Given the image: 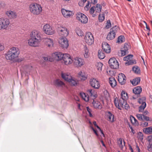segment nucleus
<instances>
[{"label":"nucleus","instance_id":"c03bdc74","mask_svg":"<svg viewBox=\"0 0 152 152\" xmlns=\"http://www.w3.org/2000/svg\"><path fill=\"white\" fill-rule=\"evenodd\" d=\"M133 71L135 73H140V70L137 66H134L132 68Z\"/></svg>","mask_w":152,"mask_h":152},{"label":"nucleus","instance_id":"dca6fc26","mask_svg":"<svg viewBox=\"0 0 152 152\" xmlns=\"http://www.w3.org/2000/svg\"><path fill=\"white\" fill-rule=\"evenodd\" d=\"M69 30L66 27H60L59 33L61 36L65 37L69 35Z\"/></svg>","mask_w":152,"mask_h":152},{"label":"nucleus","instance_id":"2f4dec72","mask_svg":"<svg viewBox=\"0 0 152 152\" xmlns=\"http://www.w3.org/2000/svg\"><path fill=\"white\" fill-rule=\"evenodd\" d=\"M108 120L111 122H113L114 121V115L112 113L110 112H108Z\"/></svg>","mask_w":152,"mask_h":152},{"label":"nucleus","instance_id":"680f3d73","mask_svg":"<svg viewBox=\"0 0 152 152\" xmlns=\"http://www.w3.org/2000/svg\"><path fill=\"white\" fill-rule=\"evenodd\" d=\"M129 107V105L128 104H126V102L125 103V104H124V106H123V107L122 108H124L126 109H128Z\"/></svg>","mask_w":152,"mask_h":152},{"label":"nucleus","instance_id":"bb28decb","mask_svg":"<svg viewBox=\"0 0 152 152\" xmlns=\"http://www.w3.org/2000/svg\"><path fill=\"white\" fill-rule=\"evenodd\" d=\"M109 83L112 88L114 87L117 85L116 81L115 78L113 77L109 78Z\"/></svg>","mask_w":152,"mask_h":152},{"label":"nucleus","instance_id":"473e14b6","mask_svg":"<svg viewBox=\"0 0 152 152\" xmlns=\"http://www.w3.org/2000/svg\"><path fill=\"white\" fill-rule=\"evenodd\" d=\"M95 9L96 12L99 13L101 12L102 9V6L99 4H97L96 6L95 7Z\"/></svg>","mask_w":152,"mask_h":152},{"label":"nucleus","instance_id":"c756f323","mask_svg":"<svg viewBox=\"0 0 152 152\" xmlns=\"http://www.w3.org/2000/svg\"><path fill=\"white\" fill-rule=\"evenodd\" d=\"M140 78L138 77H137L133 80L132 81H131V83L134 86L137 85L140 81Z\"/></svg>","mask_w":152,"mask_h":152},{"label":"nucleus","instance_id":"a878e982","mask_svg":"<svg viewBox=\"0 0 152 152\" xmlns=\"http://www.w3.org/2000/svg\"><path fill=\"white\" fill-rule=\"evenodd\" d=\"M78 77L80 78L82 81H84L86 79L87 76L85 75L84 71H80L78 73Z\"/></svg>","mask_w":152,"mask_h":152},{"label":"nucleus","instance_id":"58836bf2","mask_svg":"<svg viewBox=\"0 0 152 152\" xmlns=\"http://www.w3.org/2000/svg\"><path fill=\"white\" fill-rule=\"evenodd\" d=\"M103 66L101 62L97 63L96 64L97 69L99 71L102 70V67Z\"/></svg>","mask_w":152,"mask_h":152},{"label":"nucleus","instance_id":"774afa93","mask_svg":"<svg viewBox=\"0 0 152 152\" xmlns=\"http://www.w3.org/2000/svg\"><path fill=\"white\" fill-rule=\"evenodd\" d=\"M129 149L131 151V152H134L133 149L131 145H129Z\"/></svg>","mask_w":152,"mask_h":152},{"label":"nucleus","instance_id":"a211bd4d","mask_svg":"<svg viewBox=\"0 0 152 152\" xmlns=\"http://www.w3.org/2000/svg\"><path fill=\"white\" fill-rule=\"evenodd\" d=\"M118 80L120 83L121 85H124L126 83V77L124 74H119L118 76Z\"/></svg>","mask_w":152,"mask_h":152},{"label":"nucleus","instance_id":"e2e57ef3","mask_svg":"<svg viewBox=\"0 0 152 152\" xmlns=\"http://www.w3.org/2000/svg\"><path fill=\"white\" fill-rule=\"evenodd\" d=\"M149 112L147 110H145L143 112L142 114L144 116H145L149 114Z\"/></svg>","mask_w":152,"mask_h":152},{"label":"nucleus","instance_id":"4c0bfd02","mask_svg":"<svg viewBox=\"0 0 152 152\" xmlns=\"http://www.w3.org/2000/svg\"><path fill=\"white\" fill-rule=\"evenodd\" d=\"M144 131L145 133L147 134H150L152 133V127L145 128Z\"/></svg>","mask_w":152,"mask_h":152},{"label":"nucleus","instance_id":"bf43d9fd","mask_svg":"<svg viewBox=\"0 0 152 152\" xmlns=\"http://www.w3.org/2000/svg\"><path fill=\"white\" fill-rule=\"evenodd\" d=\"M4 44L0 43V51L4 50Z\"/></svg>","mask_w":152,"mask_h":152},{"label":"nucleus","instance_id":"4be33fe9","mask_svg":"<svg viewBox=\"0 0 152 152\" xmlns=\"http://www.w3.org/2000/svg\"><path fill=\"white\" fill-rule=\"evenodd\" d=\"M43 41L46 45L49 47H52L53 45V40L50 38H44Z\"/></svg>","mask_w":152,"mask_h":152},{"label":"nucleus","instance_id":"39448f33","mask_svg":"<svg viewBox=\"0 0 152 152\" xmlns=\"http://www.w3.org/2000/svg\"><path fill=\"white\" fill-rule=\"evenodd\" d=\"M10 23L9 19L7 18H0V30H6L9 27Z\"/></svg>","mask_w":152,"mask_h":152},{"label":"nucleus","instance_id":"9b49d317","mask_svg":"<svg viewBox=\"0 0 152 152\" xmlns=\"http://www.w3.org/2000/svg\"><path fill=\"white\" fill-rule=\"evenodd\" d=\"M109 64L111 68L117 69L119 68V63L114 58H111L109 60Z\"/></svg>","mask_w":152,"mask_h":152},{"label":"nucleus","instance_id":"9d476101","mask_svg":"<svg viewBox=\"0 0 152 152\" xmlns=\"http://www.w3.org/2000/svg\"><path fill=\"white\" fill-rule=\"evenodd\" d=\"M117 27L116 26H115L110 29L109 33L108 34L107 37V39L111 40L114 39L115 33L117 31Z\"/></svg>","mask_w":152,"mask_h":152},{"label":"nucleus","instance_id":"338daca9","mask_svg":"<svg viewBox=\"0 0 152 152\" xmlns=\"http://www.w3.org/2000/svg\"><path fill=\"white\" fill-rule=\"evenodd\" d=\"M24 59L23 58H18L17 59V61L18 62H20L21 61H23Z\"/></svg>","mask_w":152,"mask_h":152},{"label":"nucleus","instance_id":"f3484780","mask_svg":"<svg viewBox=\"0 0 152 152\" xmlns=\"http://www.w3.org/2000/svg\"><path fill=\"white\" fill-rule=\"evenodd\" d=\"M61 11L63 16L66 18H70L73 15V13L71 11L62 9Z\"/></svg>","mask_w":152,"mask_h":152},{"label":"nucleus","instance_id":"2eb2a0df","mask_svg":"<svg viewBox=\"0 0 152 152\" xmlns=\"http://www.w3.org/2000/svg\"><path fill=\"white\" fill-rule=\"evenodd\" d=\"M43 30L46 34L48 35H52L55 33L54 30L49 24H48L44 25Z\"/></svg>","mask_w":152,"mask_h":152},{"label":"nucleus","instance_id":"423d86ee","mask_svg":"<svg viewBox=\"0 0 152 152\" xmlns=\"http://www.w3.org/2000/svg\"><path fill=\"white\" fill-rule=\"evenodd\" d=\"M84 40L88 45H91L94 42V38L92 33L88 32H87L85 36Z\"/></svg>","mask_w":152,"mask_h":152},{"label":"nucleus","instance_id":"7c9ffc66","mask_svg":"<svg viewBox=\"0 0 152 152\" xmlns=\"http://www.w3.org/2000/svg\"><path fill=\"white\" fill-rule=\"evenodd\" d=\"M84 55L85 58H88L89 56V54L88 52V50L86 46H85L84 47Z\"/></svg>","mask_w":152,"mask_h":152},{"label":"nucleus","instance_id":"6e6d98bb","mask_svg":"<svg viewBox=\"0 0 152 152\" xmlns=\"http://www.w3.org/2000/svg\"><path fill=\"white\" fill-rule=\"evenodd\" d=\"M111 25V23L110 21V20H108L107 21V25L106 26V28L108 29L110 27Z\"/></svg>","mask_w":152,"mask_h":152},{"label":"nucleus","instance_id":"c85d7f7f","mask_svg":"<svg viewBox=\"0 0 152 152\" xmlns=\"http://www.w3.org/2000/svg\"><path fill=\"white\" fill-rule=\"evenodd\" d=\"M55 84L56 86L57 87H63L65 86V84L64 82H63L61 81L58 79L56 80L55 81Z\"/></svg>","mask_w":152,"mask_h":152},{"label":"nucleus","instance_id":"a18cd8bd","mask_svg":"<svg viewBox=\"0 0 152 152\" xmlns=\"http://www.w3.org/2000/svg\"><path fill=\"white\" fill-rule=\"evenodd\" d=\"M145 100V97H142L139 98L138 100V102L139 104H144V103H146Z\"/></svg>","mask_w":152,"mask_h":152},{"label":"nucleus","instance_id":"864d4df0","mask_svg":"<svg viewBox=\"0 0 152 152\" xmlns=\"http://www.w3.org/2000/svg\"><path fill=\"white\" fill-rule=\"evenodd\" d=\"M140 125L142 127H146L148 125V123L147 122L142 121L141 122Z\"/></svg>","mask_w":152,"mask_h":152},{"label":"nucleus","instance_id":"ea45409f","mask_svg":"<svg viewBox=\"0 0 152 152\" xmlns=\"http://www.w3.org/2000/svg\"><path fill=\"white\" fill-rule=\"evenodd\" d=\"M119 141L120 142L119 145V147L122 149L123 148L124 146L125 145V142L124 140H123L122 139H120Z\"/></svg>","mask_w":152,"mask_h":152},{"label":"nucleus","instance_id":"8fccbe9b","mask_svg":"<svg viewBox=\"0 0 152 152\" xmlns=\"http://www.w3.org/2000/svg\"><path fill=\"white\" fill-rule=\"evenodd\" d=\"M124 37L121 36H119L117 42L118 43H122L124 41Z\"/></svg>","mask_w":152,"mask_h":152},{"label":"nucleus","instance_id":"69168bd1","mask_svg":"<svg viewBox=\"0 0 152 152\" xmlns=\"http://www.w3.org/2000/svg\"><path fill=\"white\" fill-rule=\"evenodd\" d=\"M140 136H139L138 137V138L141 140H143V134H142V133L140 132Z\"/></svg>","mask_w":152,"mask_h":152},{"label":"nucleus","instance_id":"de8ad7c7","mask_svg":"<svg viewBox=\"0 0 152 152\" xmlns=\"http://www.w3.org/2000/svg\"><path fill=\"white\" fill-rule=\"evenodd\" d=\"M76 32L77 34L79 36L82 37L83 36V32L81 30L79 29H77L76 30Z\"/></svg>","mask_w":152,"mask_h":152},{"label":"nucleus","instance_id":"6ab92c4d","mask_svg":"<svg viewBox=\"0 0 152 152\" xmlns=\"http://www.w3.org/2000/svg\"><path fill=\"white\" fill-rule=\"evenodd\" d=\"M5 14L10 19L15 18L17 16L15 12L10 10L6 11Z\"/></svg>","mask_w":152,"mask_h":152},{"label":"nucleus","instance_id":"72a5a7b5","mask_svg":"<svg viewBox=\"0 0 152 152\" xmlns=\"http://www.w3.org/2000/svg\"><path fill=\"white\" fill-rule=\"evenodd\" d=\"M130 119L132 124L135 125H137L138 124V121L132 115L130 116Z\"/></svg>","mask_w":152,"mask_h":152},{"label":"nucleus","instance_id":"1a4fd4ad","mask_svg":"<svg viewBox=\"0 0 152 152\" xmlns=\"http://www.w3.org/2000/svg\"><path fill=\"white\" fill-rule=\"evenodd\" d=\"M90 86L94 89H98L100 87V83L96 78L92 77L91 78L89 81Z\"/></svg>","mask_w":152,"mask_h":152},{"label":"nucleus","instance_id":"13d9d810","mask_svg":"<svg viewBox=\"0 0 152 152\" xmlns=\"http://www.w3.org/2000/svg\"><path fill=\"white\" fill-rule=\"evenodd\" d=\"M86 109L89 115V116H90V117H92L93 116V115L91 113V109L89 108L88 107H86Z\"/></svg>","mask_w":152,"mask_h":152},{"label":"nucleus","instance_id":"412c9836","mask_svg":"<svg viewBox=\"0 0 152 152\" xmlns=\"http://www.w3.org/2000/svg\"><path fill=\"white\" fill-rule=\"evenodd\" d=\"M64 54L60 52H56L53 54V57L55 60L59 61L62 59Z\"/></svg>","mask_w":152,"mask_h":152},{"label":"nucleus","instance_id":"ddd939ff","mask_svg":"<svg viewBox=\"0 0 152 152\" xmlns=\"http://www.w3.org/2000/svg\"><path fill=\"white\" fill-rule=\"evenodd\" d=\"M77 18L79 21L83 23H86L88 22V18L84 14L80 12L77 13Z\"/></svg>","mask_w":152,"mask_h":152},{"label":"nucleus","instance_id":"6e6552de","mask_svg":"<svg viewBox=\"0 0 152 152\" xmlns=\"http://www.w3.org/2000/svg\"><path fill=\"white\" fill-rule=\"evenodd\" d=\"M114 102L116 107L118 109L121 110L126 102V100L121 98L118 100L116 99V98L115 99Z\"/></svg>","mask_w":152,"mask_h":152},{"label":"nucleus","instance_id":"a19ab883","mask_svg":"<svg viewBox=\"0 0 152 152\" xmlns=\"http://www.w3.org/2000/svg\"><path fill=\"white\" fill-rule=\"evenodd\" d=\"M146 106V103H144L143 104H141L139 107V112H142L145 108Z\"/></svg>","mask_w":152,"mask_h":152},{"label":"nucleus","instance_id":"f03ea898","mask_svg":"<svg viewBox=\"0 0 152 152\" xmlns=\"http://www.w3.org/2000/svg\"><path fill=\"white\" fill-rule=\"evenodd\" d=\"M20 53V51L18 48L13 47L5 54V57L7 60L13 61L18 57Z\"/></svg>","mask_w":152,"mask_h":152},{"label":"nucleus","instance_id":"4468645a","mask_svg":"<svg viewBox=\"0 0 152 152\" xmlns=\"http://www.w3.org/2000/svg\"><path fill=\"white\" fill-rule=\"evenodd\" d=\"M63 57V62L65 65L70 64L73 62V60L72 59L70 56L68 54H64Z\"/></svg>","mask_w":152,"mask_h":152},{"label":"nucleus","instance_id":"393cba45","mask_svg":"<svg viewBox=\"0 0 152 152\" xmlns=\"http://www.w3.org/2000/svg\"><path fill=\"white\" fill-rule=\"evenodd\" d=\"M142 91V89L141 87L138 86L134 88L133 90V92L135 95H137V97L140 96V93Z\"/></svg>","mask_w":152,"mask_h":152},{"label":"nucleus","instance_id":"b1692460","mask_svg":"<svg viewBox=\"0 0 152 152\" xmlns=\"http://www.w3.org/2000/svg\"><path fill=\"white\" fill-rule=\"evenodd\" d=\"M70 85L72 86H76L79 84V81L76 78L72 76L70 80L68 82Z\"/></svg>","mask_w":152,"mask_h":152},{"label":"nucleus","instance_id":"79ce46f5","mask_svg":"<svg viewBox=\"0 0 152 152\" xmlns=\"http://www.w3.org/2000/svg\"><path fill=\"white\" fill-rule=\"evenodd\" d=\"M136 116L137 119L140 121H144V116L142 114H136Z\"/></svg>","mask_w":152,"mask_h":152},{"label":"nucleus","instance_id":"c9c22d12","mask_svg":"<svg viewBox=\"0 0 152 152\" xmlns=\"http://www.w3.org/2000/svg\"><path fill=\"white\" fill-rule=\"evenodd\" d=\"M121 98H123V99L126 100L128 98V94L124 91H122L121 94Z\"/></svg>","mask_w":152,"mask_h":152},{"label":"nucleus","instance_id":"603ef678","mask_svg":"<svg viewBox=\"0 0 152 152\" xmlns=\"http://www.w3.org/2000/svg\"><path fill=\"white\" fill-rule=\"evenodd\" d=\"M129 48V46L128 45V44L125 43L124 44V47L122 49L128 53V50Z\"/></svg>","mask_w":152,"mask_h":152},{"label":"nucleus","instance_id":"aec40b11","mask_svg":"<svg viewBox=\"0 0 152 152\" xmlns=\"http://www.w3.org/2000/svg\"><path fill=\"white\" fill-rule=\"evenodd\" d=\"M102 48L104 51L107 53H109L111 51V48L109 45L106 42H103Z\"/></svg>","mask_w":152,"mask_h":152},{"label":"nucleus","instance_id":"4d7b16f0","mask_svg":"<svg viewBox=\"0 0 152 152\" xmlns=\"http://www.w3.org/2000/svg\"><path fill=\"white\" fill-rule=\"evenodd\" d=\"M144 120L146 121H150V122L152 121V120L151 118L149 117L145 116H144Z\"/></svg>","mask_w":152,"mask_h":152},{"label":"nucleus","instance_id":"e433bc0d","mask_svg":"<svg viewBox=\"0 0 152 152\" xmlns=\"http://www.w3.org/2000/svg\"><path fill=\"white\" fill-rule=\"evenodd\" d=\"M92 104L95 108H102L101 106L100 105V103L98 102H95L94 100H93Z\"/></svg>","mask_w":152,"mask_h":152},{"label":"nucleus","instance_id":"f8f14e48","mask_svg":"<svg viewBox=\"0 0 152 152\" xmlns=\"http://www.w3.org/2000/svg\"><path fill=\"white\" fill-rule=\"evenodd\" d=\"M58 43L59 45L64 49L67 48L69 46L68 41L66 37L59 38Z\"/></svg>","mask_w":152,"mask_h":152},{"label":"nucleus","instance_id":"49530a36","mask_svg":"<svg viewBox=\"0 0 152 152\" xmlns=\"http://www.w3.org/2000/svg\"><path fill=\"white\" fill-rule=\"evenodd\" d=\"M43 59L45 61H49L50 62H52L53 61V58L50 56H48L47 57H42Z\"/></svg>","mask_w":152,"mask_h":152},{"label":"nucleus","instance_id":"0e129e2a","mask_svg":"<svg viewBox=\"0 0 152 152\" xmlns=\"http://www.w3.org/2000/svg\"><path fill=\"white\" fill-rule=\"evenodd\" d=\"M91 129H92V130L95 133V134H96V135L97 136H98V134L97 132V131L94 129V128L92 126L91 127Z\"/></svg>","mask_w":152,"mask_h":152},{"label":"nucleus","instance_id":"37998d69","mask_svg":"<svg viewBox=\"0 0 152 152\" xmlns=\"http://www.w3.org/2000/svg\"><path fill=\"white\" fill-rule=\"evenodd\" d=\"M95 6H93L91 8L89 11L90 13L92 15V16L93 17H95L96 15V14H94L95 11Z\"/></svg>","mask_w":152,"mask_h":152},{"label":"nucleus","instance_id":"5fc2aeb1","mask_svg":"<svg viewBox=\"0 0 152 152\" xmlns=\"http://www.w3.org/2000/svg\"><path fill=\"white\" fill-rule=\"evenodd\" d=\"M149 142V144H152V135H150L147 138Z\"/></svg>","mask_w":152,"mask_h":152},{"label":"nucleus","instance_id":"3c124183","mask_svg":"<svg viewBox=\"0 0 152 152\" xmlns=\"http://www.w3.org/2000/svg\"><path fill=\"white\" fill-rule=\"evenodd\" d=\"M128 53V52H126V51L122 49L120 51V52H119V55L121 56H124L126 54Z\"/></svg>","mask_w":152,"mask_h":152},{"label":"nucleus","instance_id":"20e7f679","mask_svg":"<svg viewBox=\"0 0 152 152\" xmlns=\"http://www.w3.org/2000/svg\"><path fill=\"white\" fill-rule=\"evenodd\" d=\"M29 9L32 14L36 15L39 14L42 10L41 6L37 3L30 4L29 5Z\"/></svg>","mask_w":152,"mask_h":152},{"label":"nucleus","instance_id":"f704fd0d","mask_svg":"<svg viewBox=\"0 0 152 152\" xmlns=\"http://www.w3.org/2000/svg\"><path fill=\"white\" fill-rule=\"evenodd\" d=\"M98 58L100 59H103L105 57V55L102 50H99L98 52Z\"/></svg>","mask_w":152,"mask_h":152},{"label":"nucleus","instance_id":"052dcab7","mask_svg":"<svg viewBox=\"0 0 152 152\" xmlns=\"http://www.w3.org/2000/svg\"><path fill=\"white\" fill-rule=\"evenodd\" d=\"M89 4H90V2H89V1H88L87 2V4L85 7V9L86 10H88L89 8L90 7Z\"/></svg>","mask_w":152,"mask_h":152},{"label":"nucleus","instance_id":"cd10ccee","mask_svg":"<svg viewBox=\"0 0 152 152\" xmlns=\"http://www.w3.org/2000/svg\"><path fill=\"white\" fill-rule=\"evenodd\" d=\"M133 56L132 55H129L127 56H126L124 57V60L125 61H129V64H134L136 63V62L134 61L135 60H134V62H132V63L131 62L130 63L129 62L131 61V59L132 58Z\"/></svg>","mask_w":152,"mask_h":152},{"label":"nucleus","instance_id":"09e8293b","mask_svg":"<svg viewBox=\"0 0 152 152\" xmlns=\"http://www.w3.org/2000/svg\"><path fill=\"white\" fill-rule=\"evenodd\" d=\"M104 13L100 14L99 16V21L102 22L104 19Z\"/></svg>","mask_w":152,"mask_h":152},{"label":"nucleus","instance_id":"5701e85b","mask_svg":"<svg viewBox=\"0 0 152 152\" xmlns=\"http://www.w3.org/2000/svg\"><path fill=\"white\" fill-rule=\"evenodd\" d=\"M61 77L65 81L68 82L70 80V79L71 78V76L69 73H66L64 72H61Z\"/></svg>","mask_w":152,"mask_h":152},{"label":"nucleus","instance_id":"7ed1b4c3","mask_svg":"<svg viewBox=\"0 0 152 152\" xmlns=\"http://www.w3.org/2000/svg\"><path fill=\"white\" fill-rule=\"evenodd\" d=\"M87 95L83 92L80 93V95L82 98L86 102H88L89 100V96L91 99L94 100L97 96L96 92L93 89H90L87 91Z\"/></svg>","mask_w":152,"mask_h":152},{"label":"nucleus","instance_id":"f257e3e1","mask_svg":"<svg viewBox=\"0 0 152 152\" xmlns=\"http://www.w3.org/2000/svg\"><path fill=\"white\" fill-rule=\"evenodd\" d=\"M30 37L28 40V44L32 47L39 46L42 40L40 32L37 30H33L31 33Z\"/></svg>","mask_w":152,"mask_h":152},{"label":"nucleus","instance_id":"0eeeda50","mask_svg":"<svg viewBox=\"0 0 152 152\" xmlns=\"http://www.w3.org/2000/svg\"><path fill=\"white\" fill-rule=\"evenodd\" d=\"M73 62L75 66L77 67H80L85 64L83 59L79 57H76L73 59Z\"/></svg>","mask_w":152,"mask_h":152}]
</instances>
